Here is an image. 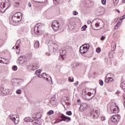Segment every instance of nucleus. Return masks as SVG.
<instances>
[{"label":"nucleus","instance_id":"2eb2a0df","mask_svg":"<svg viewBox=\"0 0 125 125\" xmlns=\"http://www.w3.org/2000/svg\"><path fill=\"white\" fill-rule=\"evenodd\" d=\"M86 109H87V104L86 103H82L81 104L79 108L80 112H83V111H85Z\"/></svg>","mask_w":125,"mask_h":125},{"label":"nucleus","instance_id":"13d9d810","mask_svg":"<svg viewBox=\"0 0 125 125\" xmlns=\"http://www.w3.org/2000/svg\"><path fill=\"white\" fill-rule=\"evenodd\" d=\"M68 81H69V82H71L72 78H71V77H69Z\"/></svg>","mask_w":125,"mask_h":125},{"label":"nucleus","instance_id":"58836bf2","mask_svg":"<svg viewBox=\"0 0 125 125\" xmlns=\"http://www.w3.org/2000/svg\"><path fill=\"white\" fill-rule=\"evenodd\" d=\"M14 81H15V82H17V83H19V82L21 81V79H15Z\"/></svg>","mask_w":125,"mask_h":125},{"label":"nucleus","instance_id":"864d4df0","mask_svg":"<svg viewBox=\"0 0 125 125\" xmlns=\"http://www.w3.org/2000/svg\"><path fill=\"white\" fill-rule=\"evenodd\" d=\"M46 55H47L48 56H50V53L46 52L45 53Z\"/></svg>","mask_w":125,"mask_h":125},{"label":"nucleus","instance_id":"393cba45","mask_svg":"<svg viewBox=\"0 0 125 125\" xmlns=\"http://www.w3.org/2000/svg\"><path fill=\"white\" fill-rule=\"evenodd\" d=\"M47 114L49 116H51V115H53V114H54V111H53L52 110H50L47 112Z\"/></svg>","mask_w":125,"mask_h":125},{"label":"nucleus","instance_id":"f3484780","mask_svg":"<svg viewBox=\"0 0 125 125\" xmlns=\"http://www.w3.org/2000/svg\"><path fill=\"white\" fill-rule=\"evenodd\" d=\"M106 78H108L109 82L112 83V82H113L114 80V79L113 78H114V74L112 73L108 74L106 75Z\"/></svg>","mask_w":125,"mask_h":125},{"label":"nucleus","instance_id":"9b49d317","mask_svg":"<svg viewBox=\"0 0 125 125\" xmlns=\"http://www.w3.org/2000/svg\"><path fill=\"white\" fill-rule=\"evenodd\" d=\"M82 97L83 99H85L86 100H91V99L94 97H95L96 99H98V98H96V95L94 94H83Z\"/></svg>","mask_w":125,"mask_h":125},{"label":"nucleus","instance_id":"b1692460","mask_svg":"<svg viewBox=\"0 0 125 125\" xmlns=\"http://www.w3.org/2000/svg\"><path fill=\"white\" fill-rule=\"evenodd\" d=\"M83 47L85 49H86L87 50H88L89 49V44H85L83 45Z\"/></svg>","mask_w":125,"mask_h":125},{"label":"nucleus","instance_id":"e433bc0d","mask_svg":"<svg viewBox=\"0 0 125 125\" xmlns=\"http://www.w3.org/2000/svg\"><path fill=\"white\" fill-rule=\"evenodd\" d=\"M96 51V52H97V53H99L101 51V48H100L99 47L97 48Z\"/></svg>","mask_w":125,"mask_h":125},{"label":"nucleus","instance_id":"c03bdc74","mask_svg":"<svg viewBox=\"0 0 125 125\" xmlns=\"http://www.w3.org/2000/svg\"><path fill=\"white\" fill-rule=\"evenodd\" d=\"M101 119L102 121H105V120H106V118H105V117L103 116H101Z\"/></svg>","mask_w":125,"mask_h":125},{"label":"nucleus","instance_id":"2f4dec72","mask_svg":"<svg viewBox=\"0 0 125 125\" xmlns=\"http://www.w3.org/2000/svg\"><path fill=\"white\" fill-rule=\"evenodd\" d=\"M42 70L38 69L36 71L35 73L36 74L38 75V76H40V75H41V71Z\"/></svg>","mask_w":125,"mask_h":125},{"label":"nucleus","instance_id":"a878e982","mask_svg":"<svg viewBox=\"0 0 125 125\" xmlns=\"http://www.w3.org/2000/svg\"><path fill=\"white\" fill-rule=\"evenodd\" d=\"M60 53L61 56H64V55H65V54H66V51L61 50L60 51Z\"/></svg>","mask_w":125,"mask_h":125},{"label":"nucleus","instance_id":"7ed1b4c3","mask_svg":"<svg viewBox=\"0 0 125 125\" xmlns=\"http://www.w3.org/2000/svg\"><path fill=\"white\" fill-rule=\"evenodd\" d=\"M42 118V114L41 113H36L34 115V119L32 120V124L33 125H40L42 124L41 118Z\"/></svg>","mask_w":125,"mask_h":125},{"label":"nucleus","instance_id":"dca6fc26","mask_svg":"<svg viewBox=\"0 0 125 125\" xmlns=\"http://www.w3.org/2000/svg\"><path fill=\"white\" fill-rule=\"evenodd\" d=\"M68 26L69 30H73V29H75V22L73 20H70L68 22Z\"/></svg>","mask_w":125,"mask_h":125},{"label":"nucleus","instance_id":"5701e85b","mask_svg":"<svg viewBox=\"0 0 125 125\" xmlns=\"http://www.w3.org/2000/svg\"><path fill=\"white\" fill-rule=\"evenodd\" d=\"M39 47H40V42H39V41H36L34 45V47L35 48H39Z\"/></svg>","mask_w":125,"mask_h":125},{"label":"nucleus","instance_id":"f03ea898","mask_svg":"<svg viewBox=\"0 0 125 125\" xmlns=\"http://www.w3.org/2000/svg\"><path fill=\"white\" fill-rule=\"evenodd\" d=\"M9 7V5H10V2L8 0H0V12H4L6 9L5 8V6Z\"/></svg>","mask_w":125,"mask_h":125},{"label":"nucleus","instance_id":"09e8293b","mask_svg":"<svg viewBox=\"0 0 125 125\" xmlns=\"http://www.w3.org/2000/svg\"><path fill=\"white\" fill-rule=\"evenodd\" d=\"M78 84H79V81H76V83H74V85H75V86H77Z\"/></svg>","mask_w":125,"mask_h":125},{"label":"nucleus","instance_id":"aec40b11","mask_svg":"<svg viewBox=\"0 0 125 125\" xmlns=\"http://www.w3.org/2000/svg\"><path fill=\"white\" fill-rule=\"evenodd\" d=\"M49 104L50 106H52V107H56V101H54L53 100L50 101L49 102Z\"/></svg>","mask_w":125,"mask_h":125},{"label":"nucleus","instance_id":"37998d69","mask_svg":"<svg viewBox=\"0 0 125 125\" xmlns=\"http://www.w3.org/2000/svg\"><path fill=\"white\" fill-rule=\"evenodd\" d=\"M100 85L103 86V84H104V83L103 82V81H102V80H100Z\"/></svg>","mask_w":125,"mask_h":125},{"label":"nucleus","instance_id":"412c9836","mask_svg":"<svg viewBox=\"0 0 125 125\" xmlns=\"http://www.w3.org/2000/svg\"><path fill=\"white\" fill-rule=\"evenodd\" d=\"M32 121H33V120H32L30 117H25L24 119V122H25V123H29V122H31L32 123Z\"/></svg>","mask_w":125,"mask_h":125},{"label":"nucleus","instance_id":"423d86ee","mask_svg":"<svg viewBox=\"0 0 125 125\" xmlns=\"http://www.w3.org/2000/svg\"><path fill=\"white\" fill-rule=\"evenodd\" d=\"M110 125H116L118 124V122H120L121 120V116L119 114H116L111 117Z\"/></svg>","mask_w":125,"mask_h":125},{"label":"nucleus","instance_id":"5fc2aeb1","mask_svg":"<svg viewBox=\"0 0 125 125\" xmlns=\"http://www.w3.org/2000/svg\"><path fill=\"white\" fill-rule=\"evenodd\" d=\"M45 79H46V80H47L48 83H50V80H49L48 78H45Z\"/></svg>","mask_w":125,"mask_h":125},{"label":"nucleus","instance_id":"79ce46f5","mask_svg":"<svg viewBox=\"0 0 125 125\" xmlns=\"http://www.w3.org/2000/svg\"><path fill=\"white\" fill-rule=\"evenodd\" d=\"M87 27V26L86 25H84L82 28V31H85V29H86V28Z\"/></svg>","mask_w":125,"mask_h":125},{"label":"nucleus","instance_id":"1a4fd4ad","mask_svg":"<svg viewBox=\"0 0 125 125\" xmlns=\"http://www.w3.org/2000/svg\"><path fill=\"white\" fill-rule=\"evenodd\" d=\"M27 61V59L25 56H20L17 61L18 64L20 65H23V64Z\"/></svg>","mask_w":125,"mask_h":125},{"label":"nucleus","instance_id":"bb28decb","mask_svg":"<svg viewBox=\"0 0 125 125\" xmlns=\"http://www.w3.org/2000/svg\"><path fill=\"white\" fill-rule=\"evenodd\" d=\"M43 75H45L46 77L47 76V74H46V73H43L41 75L38 76V78H43L44 79H45V76H43Z\"/></svg>","mask_w":125,"mask_h":125},{"label":"nucleus","instance_id":"de8ad7c7","mask_svg":"<svg viewBox=\"0 0 125 125\" xmlns=\"http://www.w3.org/2000/svg\"><path fill=\"white\" fill-rule=\"evenodd\" d=\"M105 38H106V37L105 36H102L101 38V41H104V39H105Z\"/></svg>","mask_w":125,"mask_h":125},{"label":"nucleus","instance_id":"473e14b6","mask_svg":"<svg viewBox=\"0 0 125 125\" xmlns=\"http://www.w3.org/2000/svg\"><path fill=\"white\" fill-rule=\"evenodd\" d=\"M35 2H37V3H43V2H45V0H42V1H37L36 0H33Z\"/></svg>","mask_w":125,"mask_h":125},{"label":"nucleus","instance_id":"6e6d98bb","mask_svg":"<svg viewBox=\"0 0 125 125\" xmlns=\"http://www.w3.org/2000/svg\"><path fill=\"white\" fill-rule=\"evenodd\" d=\"M28 6L29 7H31L32 6V4H31V3L30 2H28Z\"/></svg>","mask_w":125,"mask_h":125},{"label":"nucleus","instance_id":"6e6552de","mask_svg":"<svg viewBox=\"0 0 125 125\" xmlns=\"http://www.w3.org/2000/svg\"><path fill=\"white\" fill-rule=\"evenodd\" d=\"M59 118L61 119L62 120H59V121H58V123H60L63 121L68 123L70 122V121H71V118L65 116L63 114H61Z\"/></svg>","mask_w":125,"mask_h":125},{"label":"nucleus","instance_id":"39448f33","mask_svg":"<svg viewBox=\"0 0 125 125\" xmlns=\"http://www.w3.org/2000/svg\"><path fill=\"white\" fill-rule=\"evenodd\" d=\"M22 16V14L21 12H17L14 14L12 17V20L14 22V23H19L20 21H21V16Z\"/></svg>","mask_w":125,"mask_h":125},{"label":"nucleus","instance_id":"c9c22d12","mask_svg":"<svg viewBox=\"0 0 125 125\" xmlns=\"http://www.w3.org/2000/svg\"><path fill=\"white\" fill-rule=\"evenodd\" d=\"M66 115L68 116H72V112L71 111H68L66 112Z\"/></svg>","mask_w":125,"mask_h":125},{"label":"nucleus","instance_id":"0eeeda50","mask_svg":"<svg viewBox=\"0 0 125 125\" xmlns=\"http://www.w3.org/2000/svg\"><path fill=\"white\" fill-rule=\"evenodd\" d=\"M109 109L113 114H117L120 112V108H119L116 103H112L109 106Z\"/></svg>","mask_w":125,"mask_h":125},{"label":"nucleus","instance_id":"4d7b16f0","mask_svg":"<svg viewBox=\"0 0 125 125\" xmlns=\"http://www.w3.org/2000/svg\"><path fill=\"white\" fill-rule=\"evenodd\" d=\"M118 27H119V26L116 25V26H115V27H114L115 30H117V29H118Z\"/></svg>","mask_w":125,"mask_h":125},{"label":"nucleus","instance_id":"69168bd1","mask_svg":"<svg viewBox=\"0 0 125 125\" xmlns=\"http://www.w3.org/2000/svg\"><path fill=\"white\" fill-rule=\"evenodd\" d=\"M116 11H117V12H118V13H120V10H116Z\"/></svg>","mask_w":125,"mask_h":125},{"label":"nucleus","instance_id":"680f3d73","mask_svg":"<svg viewBox=\"0 0 125 125\" xmlns=\"http://www.w3.org/2000/svg\"><path fill=\"white\" fill-rule=\"evenodd\" d=\"M77 102H78V103H80L81 102V100H77Z\"/></svg>","mask_w":125,"mask_h":125},{"label":"nucleus","instance_id":"603ef678","mask_svg":"<svg viewBox=\"0 0 125 125\" xmlns=\"http://www.w3.org/2000/svg\"><path fill=\"white\" fill-rule=\"evenodd\" d=\"M121 91H119V90H118V91L116 92V94H121Z\"/></svg>","mask_w":125,"mask_h":125},{"label":"nucleus","instance_id":"f257e3e1","mask_svg":"<svg viewBox=\"0 0 125 125\" xmlns=\"http://www.w3.org/2000/svg\"><path fill=\"white\" fill-rule=\"evenodd\" d=\"M104 25V22L100 19H96L94 20L91 24V28L93 30H99V29H102L103 28V25Z\"/></svg>","mask_w":125,"mask_h":125},{"label":"nucleus","instance_id":"0e129e2a","mask_svg":"<svg viewBox=\"0 0 125 125\" xmlns=\"http://www.w3.org/2000/svg\"><path fill=\"white\" fill-rule=\"evenodd\" d=\"M71 83L74 82V78L72 79V80H71Z\"/></svg>","mask_w":125,"mask_h":125},{"label":"nucleus","instance_id":"e2e57ef3","mask_svg":"<svg viewBox=\"0 0 125 125\" xmlns=\"http://www.w3.org/2000/svg\"><path fill=\"white\" fill-rule=\"evenodd\" d=\"M19 52H20V49H19V50L18 51H17V54H18V53H19Z\"/></svg>","mask_w":125,"mask_h":125},{"label":"nucleus","instance_id":"3c124183","mask_svg":"<svg viewBox=\"0 0 125 125\" xmlns=\"http://www.w3.org/2000/svg\"><path fill=\"white\" fill-rule=\"evenodd\" d=\"M116 26H117V27H119V26H121V22H118Z\"/></svg>","mask_w":125,"mask_h":125},{"label":"nucleus","instance_id":"ddd939ff","mask_svg":"<svg viewBox=\"0 0 125 125\" xmlns=\"http://www.w3.org/2000/svg\"><path fill=\"white\" fill-rule=\"evenodd\" d=\"M41 26H42V23H38L34 27V33L36 35H41V32H40Z\"/></svg>","mask_w":125,"mask_h":125},{"label":"nucleus","instance_id":"7c9ffc66","mask_svg":"<svg viewBox=\"0 0 125 125\" xmlns=\"http://www.w3.org/2000/svg\"><path fill=\"white\" fill-rule=\"evenodd\" d=\"M113 45H114L113 47V50H115V49H116V47L117 46V45H116V43L115 42H112L111 43V46H113Z\"/></svg>","mask_w":125,"mask_h":125},{"label":"nucleus","instance_id":"a19ab883","mask_svg":"<svg viewBox=\"0 0 125 125\" xmlns=\"http://www.w3.org/2000/svg\"><path fill=\"white\" fill-rule=\"evenodd\" d=\"M16 93H17V94H21V90H20V89H18V90H17V91H16Z\"/></svg>","mask_w":125,"mask_h":125},{"label":"nucleus","instance_id":"774afa93","mask_svg":"<svg viewBox=\"0 0 125 125\" xmlns=\"http://www.w3.org/2000/svg\"><path fill=\"white\" fill-rule=\"evenodd\" d=\"M123 2H124V3H125V0H123Z\"/></svg>","mask_w":125,"mask_h":125},{"label":"nucleus","instance_id":"72a5a7b5","mask_svg":"<svg viewBox=\"0 0 125 125\" xmlns=\"http://www.w3.org/2000/svg\"><path fill=\"white\" fill-rule=\"evenodd\" d=\"M105 83H110V80H109V78H107V75L105 78Z\"/></svg>","mask_w":125,"mask_h":125},{"label":"nucleus","instance_id":"f8f14e48","mask_svg":"<svg viewBox=\"0 0 125 125\" xmlns=\"http://www.w3.org/2000/svg\"><path fill=\"white\" fill-rule=\"evenodd\" d=\"M38 68H39V66L35 63L30 64L27 66V69L29 71H35V70H37Z\"/></svg>","mask_w":125,"mask_h":125},{"label":"nucleus","instance_id":"49530a36","mask_svg":"<svg viewBox=\"0 0 125 125\" xmlns=\"http://www.w3.org/2000/svg\"><path fill=\"white\" fill-rule=\"evenodd\" d=\"M73 15H78V13L77 11H74L73 12Z\"/></svg>","mask_w":125,"mask_h":125},{"label":"nucleus","instance_id":"cd10ccee","mask_svg":"<svg viewBox=\"0 0 125 125\" xmlns=\"http://www.w3.org/2000/svg\"><path fill=\"white\" fill-rule=\"evenodd\" d=\"M62 101H64V102H66V101H69V98H67L66 97H64V98H62L61 99Z\"/></svg>","mask_w":125,"mask_h":125},{"label":"nucleus","instance_id":"6ab92c4d","mask_svg":"<svg viewBox=\"0 0 125 125\" xmlns=\"http://www.w3.org/2000/svg\"><path fill=\"white\" fill-rule=\"evenodd\" d=\"M8 62V60L7 59H5L4 58H0V63H1L2 64H7V62Z\"/></svg>","mask_w":125,"mask_h":125},{"label":"nucleus","instance_id":"338daca9","mask_svg":"<svg viewBox=\"0 0 125 125\" xmlns=\"http://www.w3.org/2000/svg\"><path fill=\"white\" fill-rule=\"evenodd\" d=\"M49 79L51 80L52 83V78L51 77H49Z\"/></svg>","mask_w":125,"mask_h":125},{"label":"nucleus","instance_id":"8fccbe9b","mask_svg":"<svg viewBox=\"0 0 125 125\" xmlns=\"http://www.w3.org/2000/svg\"><path fill=\"white\" fill-rule=\"evenodd\" d=\"M125 18V14L122 16V18H120L121 20H124Z\"/></svg>","mask_w":125,"mask_h":125},{"label":"nucleus","instance_id":"4be33fe9","mask_svg":"<svg viewBox=\"0 0 125 125\" xmlns=\"http://www.w3.org/2000/svg\"><path fill=\"white\" fill-rule=\"evenodd\" d=\"M20 43H21V40H18L16 43V48L17 49H18V48H19V46H20Z\"/></svg>","mask_w":125,"mask_h":125},{"label":"nucleus","instance_id":"c85d7f7f","mask_svg":"<svg viewBox=\"0 0 125 125\" xmlns=\"http://www.w3.org/2000/svg\"><path fill=\"white\" fill-rule=\"evenodd\" d=\"M119 3V0H113V4L115 6H117Z\"/></svg>","mask_w":125,"mask_h":125},{"label":"nucleus","instance_id":"ea45409f","mask_svg":"<svg viewBox=\"0 0 125 125\" xmlns=\"http://www.w3.org/2000/svg\"><path fill=\"white\" fill-rule=\"evenodd\" d=\"M14 5L16 7H18L19 6V2H15Z\"/></svg>","mask_w":125,"mask_h":125},{"label":"nucleus","instance_id":"a211bd4d","mask_svg":"<svg viewBox=\"0 0 125 125\" xmlns=\"http://www.w3.org/2000/svg\"><path fill=\"white\" fill-rule=\"evenodd\" d=\"M79 51L82 54H84L87 52V50L83 48V45H82L80 47Z\"/></svg>","mask_w":125,"mask_h":125},{"label":"nucleus","instance_id":"4c0bfd02","mask_svg":"<svg viewBox=\"0 0 125 125\" xmlns=\"http://www.w3.org/2000/svg\"><path fill=\"white\" fill-rule=\"evenodd\" d=\"M12 70H13V71H17V66L16 65L13 66L12 67Z\"/></svg>","mask_w":125,"mask_h":125},{"label":"nucleus","instance_id":"20e7f679","mask_svg":"<svg viewBox=\"0 0 125 125\" xmlns=\"http://www.w3.org/2000/svg\"><path fill=\"white\" fill-rule=\"evenodd\" d=\"M100 115V110L99 109H92L89 113V117L91 119H97Z\"/></svg>","mask_w":125,"mask_h":125},{"label":"nucleus","instance_id":"9d476101","mask_svg":"<svg viewBox=\"0 0 125 125\" xmlns=\"http://www.w3.org/2000/svg\"><path fill=\"white\" fill-rule=\"evenodd\" d=\"M59 22L58 21H54L52 23V28H53L54 31L55 32L59 30Z\"/></svg>","mask_w":125,"mask_h":125},{"label":"nucleus","instance_id":"c756f323","mask_svg":"<svg viewBox=\"0 0 125 125\" xmlns=\"http://www.w3.org/2000/svg\"><path fill=\"white\" fill-rule=\"evenodd\" d=\"M108 56L109 58H113V57H114V54L113 53V52H109Z\"/></svg>","mask_w":125,"mask_h":125},{"label":"nucleus","instance_id":"a18cd8bd","mask_svg":"<svg viewBox=\"0 0 125 125\" xmlns=\"http://www.w3.org/2000/svg\"><path fill=\"white\" fill-rule=\"evenodd\" d=\"M102 3H103L104 5L106 4V0H102Z\"/></svg>","mask_w":125,"mask_h":125},{"label":"nucleus","instance_id":"052dcab7","mask_svg":"<svg viewBox=\"0 0 125 125\" xmlns=\"http://www.w3.org/2000/svg\"><path fill=\"white\" fill-rule=\"evenodd\" d=\"M124 107H125V98H124Z\"/></svg>","mask_w":125,"mask_h":125},{"label":"nucleus","instance_id":"4468645a","mask_svg":"<svg viewBox=\"0 0 125 125\" xmlns=\"http://www.w3.org/2000/svg\"><path fill=\"white\" fill-rule=\"evenodd\" d=\"M9 118L10 119V120H11L12 121H13V122H14V124H15V125H17V124H18V123H19V120H17L16 122V118L18 119V118H19V116H17V115H10L9 116Z\"/></svg>","mask_w":125,"mask_h":125},{"label":"nucleus","instance_id":"f704fd0d","mask_svg":"<svg viewBox=\"0 0 125 125\" xmlns=\"http://www.w3.org/2000/svg\"><path fill=\"white\" fill-rule=\"evenodd\" d=\"M0 94H7V93H6L4 90L2 91L1 89H0Z\"/></svg>","mask_w":125,"mask_h":125},{"label":"nucleus","instance_id":"bf43d9fd","mask_svg":"<svg viewBox=\"0 0 125 125\" xmlns=\"http://www.w3.org/2000/svg\"><path fill=\"white\" fill-rule=\"evenodd\" d=\"M53 49H54L53 51H56V49H56V48H55V47H53Z\"/></svg>","mask_w":125,"mask_h":125}]
</instances>
